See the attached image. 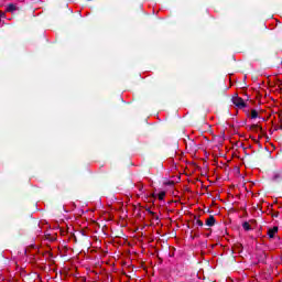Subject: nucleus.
<instances>
[{"mask_svg":"<svg viewBox=\"0 0 282 282\" xmlns=\"http://www.w3.org/2000/svg\"><path fill=\"white\" fill-rule=\"evenodd\" d=\"M232 102L236 107H238V109H246V101H243V99L239 97V95L236 94L232 97Z\"/></svg>","mask_w":282,"mask_h":282,"instance_id":"1","label":"nucleus"},{"mask_svg":"<svg viewBox=\"0 0 282 282\" xmlns=\"http://www.w3.org/2000/svg\"><path fill=\"white\" fill-rule=\"evenodd\" d=\"M17 10H19V6L14 4V3H9L7 6L6 12H11V14L13 12H17Z\"/></svg>","mask_w":282,"mask_h":282,"instance_id":"2","label":"nucleus"},{"mask_svg":"<svg viewBox=\"0 0 282 282\" xmlns=\"http://www.w3.org/2000/svg\"><path fill=\"white\" fill-rule=\"evenodd\" d=\"M276 232H279V227H273L268 230V236L270 239H274V235H276Z\"/></svg>","mask_w":282,"mask_h":282,"instance_id":"3","label":"nucleus"},{"mask_svg":"<svg viewBox=\"0 0 282 282\" xmlns=\"http://www.w3.org/2000/svg\"><path fill=\"white\" fill-rule=\"evenodd\" d=\"M206 226H215V216H209L207 218Z\"/></svg>","mask_w":282,"mask_h":282,"instance_id":"4","label":"nucleus"},{"mask_svg":"<svg viewBox=\"0 0 282 282\" xmlns=\"http://www.w3.org/2000/svg\"><path fill=\"white\" fill-rule=\"evenodd\" d=\"M242 228H243L245 230H252V227H250V223H248V221H245V223L242 224Z\"/></svg>","mask_w":282,"mask_h":282,"instance_id":"5","label":"nucleus"},{"mask_svg":"<svg viewBox=\"0 0 282 282\" xmlns=\"http://www.w3.org/2000/svg\"><path fill=\"white\" fill-rule=\"evenodd\" d=\"M259 116V112H257V110H251V118L254 119V118H258Z\"/></svg>","mask_w":282,"mask_h":282,"instance_id":"6","label":"nucleus"},{"mask_svg":"<svg viewBox=\"0 0 282 282\" xmlns=\"http://www.w3.org/2000/svg\"><path fill=\"white\" fill-rule=\"evenodd\" d=\"M164 197H166V192H161L159 194V199L162 202V199H164Z\"/></svg>","mask_w":282,"mask_h":282,"instance_id":"7","label":"nucleus"},{"mask_svg":"<svg viewBox=\"0 0 282 282\" xmlns=\"http://www.w3.org/2000/svg\"><path fill=\"white\" fill-rule=\"evenodd\" d=\"M174 182L173 181H167L164 182V186H173Z\"/></svg>","mask_w":282,"mask_h":282,"instance_id":"8","label":"nucleus"},{"mask_svg":"<svg viewBox=\"0 0 282 282\" xmlns=\"http://www.w3.org/2000/svg\"><path fill=\"white\" fill-rule=\"evenodd\" d=\"M196 226H204V223H202V220H196Z\"/></svg>","mask_w":282,"mask_h":282,"instance_id":"9","label":"nucleus"},{"mask_svg":"<svg viewBox=\"0 0 282 282\" xmlns=\"http://www.w3.org/2000/svg\"><path fill=\"white\" fill-rule=\"evenodd\" d=\"M279 177H281V175L275 174V175L273 176V180H279Z\"/></svg>","mask_w":282,"mask_h":282,"instance_id":"10","label":"nucleus"},{"mask_svg":"<svg viewBox=\"0 0 282 282\" xmlns=\"http://www.w3.org/2000/svg\"><path fill=\"white\" fill-rule=\"evenodd\" d=\"M272 217H279V213L278 212L273 213Z\"/></svg>","mask_w":282,"mask_h":282,"instance_id":"11","label":"nucleus"},{"mask_svg":"<svg viewBox=\"0 0 282 282\" xmlns=\"http://www.w3.org/2000/svg\"><path fill=\"white\" fill-rule=\"evenodd\" d=\"M2 17H6V13H3V12L0 11V19H1Z\"/></svg>","mask_w":282,"mask_h":282,"instance_id":"12","label":"nucleus"},{"mask_svg":"<svg viewBox=\"0 0 282 282\" xmlns=\"http://www.w3.org/2000/svg\"><path fill=\"white\" fill-rule=\"evenodd\" d=\"M251 129H260L259 126H251Z\"/></svg>","mask_w":282,"mask_h":282,"instance_id":"13","label":"nucleus"},{"mask_svg":"<svg viewBox=\"0 0 282 282\" xmlns=\"http://www.w3.org/2000/svg\"><path fill=\"white\" fill-rule=\"evenodd\" d=\"M150 215H154L153 212H150Z\"/></svg>","mask_w":282,"mask_h":282,"instance_id":"14","label":"nucleus"}]
</instances>
